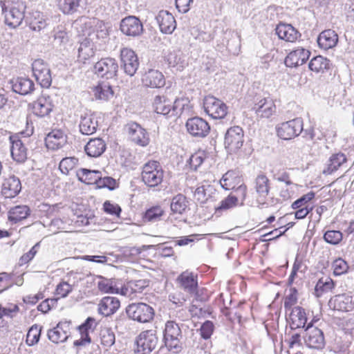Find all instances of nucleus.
I'll return each instance as SVG.
<instances>
[{
  "instance_id": "19",
  "label": "nucleus",
  "mask_w": 354,
  "mask_h": 354,
  "mask_svg": "<svg viewBox=\"0 0 354 354\" xmlns=\"http://www.w3.org/2000/svg\"><path fill=\"white\" fill-rule=\"evenodd\" d=\"M270 183L269 178L264 174H259L254 179V188L257 194V201L259 203H265L270 189Z\"/></svg>"
},
{
  "instance_id": "46",
  "label": "nucleus",
  "mask_w": 354,
  "mask_h": 354,
  "mask_svg": "<svg viewBox=\"0 0 354 354\" xmlns=\"http://www.w3.org/2000/svg\"><path fill=\"white\" fill-rule=\"evenodd\" d=\"M334 288L333 281L329 278L320 279L315 288V291L317 297H320L323 293L330 291Z\"/></svg>"
},
{
  "instance_id": "47",
  "label": "nucleus",
  "mask_w": 354,
  "mask_h": 354,
  "mask_svg": "<svg viewBox=\"0 0 354 354\" xmlns=\"http://www.w3.org/2000/svg\"><path fill=\"white\" fill-rule=\"evenodd\" d=\"M215 189L210 185L201 186L196 188L194 196L198 201L201 203H205L211 196L212 194L215 192Z\"/></svg>"
},
{
  "instance_id": "12",
  "label": "nucleus",
  "mask_w": 354,
  "mask_h": 354,
  "mask_svg": "<svg viewBox=\"0 0 354 354\" xmlns=\"http://www.w3.org/2000/svg\"><path fill=\"white\" fill-rule=\"evenodd\" d=\"M121 66L123 68L124 73L132 77L136 73L139 61L136 53L128 48H124L120 51Z\"/></svg>"
},
{
  "instance_id": "10",
  "label": "nucleus",
  "mask_w": 354,
  "mask_h": 354,
  "mask_svg": "<svg viewBox=\"0 0 354 354\" xmlns=\"http://www.w3.org/2000/svg\"><path fill=\"white\" fill-rule=\"evenodd\" d=\"M185 126L187 132L194 138H205L210 131V126L208 122L200 117H194L188 119Z\"/></svg>"
},
{
  "instance_id": "45",
  "label": "nucleus",
  "mask_w": 354,
  "mask_h": 354,
  "mask_svg": "<svg viewBox=\"0 0 354 354\" xmlns=\"http://www.w3.org/2000/svg\"><path fill=\"white\" fill-rule=\"evenodd\" d=\"M330 61L323 56L319 55L313 57L309 64L308 67L310 70L316 73H319L327 69L329 66Z\"/></svg>"
},
{
  "instance_id": "25",
  "label": "nucleus",
  "mask_w": 354,
  "mask_h": 354,
  "mask_svg": "<svg viewBox=\"0 0 354 354\" xmlns=\"http://www.w3.org/2000/svg\"><path fill=\"white\" fill-rule=\"evenodd\" d=\"M12 144L10 152L12 159L19 162L23 163L27 159V149L25 142L15 136L10 138Z\"/></svg>"
},
{
  "instance_id": "22",
  "label": "nucleus",
  "mask_w": 354,
  "mask_h": 354,
  "mask_svg": "<svg viewBox=\"0 0 354 354\" xmlns=\"http://www.w3.org/2000/svg\"><path fill=\"white\" fill-rule=\"evenodd\" d=\"M54 105L48 95H43L32 104V112L38 117L48 115L53 111Z\"/></svg>"
},
{
  "instance_id": "38",
  "label": "nucleus",
  "mask_w": 354,
  "mask_h": 354,
  "mask_svg": "<svg viewBox=\"0 0 354 354\" xmlns=\"http://www.w3.org/2000/svg\"><path fill=\"white\" fill-rule=\"evenodd\" d=\"M346 157L343 153L333 154L330 157L327 167L324 170L323 173L327 175L331 174L343 166L346 162Z\"/></svg>"
},
{
  "instance_id": "2",
  "label": "nucleus",
  "mask_w": 354,
  "mask_h": 354,
  "mask_svg": "<svg viewBox=\"0 0 354 354\" xmlns=\"http://www.w3.org/2000/svg\"><path fill=\"white\" fill-rule=\"evenodd\" d=\"M0 4L6 24L13 28L18 27L24 19L26 8L24 3L21 1L12 3L8 9L5 2L1 1Z\"/></svg>"
},
{
  "instance_id": "43",
  "label": "nucleus",
  "mask_w": 354,
  "mask_h": 354,
  "mask_svg": "<svg viewBox=\"0 0 354 354\" xmlns=\"http://www.w3.org/2000/svg\"><path fill=\"white\" fill-rule=\"evenodd\" d=\"M94 323L95 319L93 318L88 317L85 322L79 327L82 337L80 340H77L74 342L75 345H84L85 343H89L91 342L88 330L92 328Z\"/></svg>"
},
{
  "instance_id": "42",
  "label": "nucleus",
  "mask_w": 354,
  "mask_h": 354,
  "mask_svg": "<svg viewBox=\"0 0 354 354\" xmlns=\"http://www.w3.org/2000/svg\"><path fill=\"white\" fill-rule=\"evenodd\" d=\"M95 51L93 50V44L87 38H84L80 44L78 48V57L79 58L86 60L90 57L94 56Z\"/></svg>"
},
{
  "instance_id": "9",
  "label": "nucleus",
  "mask_w": 354,
  "mask_h": 354,
  "mask_svg": "<svg viewBox=\"0 0 354 354\" xmlns=\"http://www.w3.org/2000/svg\"><path fill=\"white\" fill-rule=\"evenodd\" d=\"M118 64L114 58L106 57L100 59L94 65V72L97 76L106 79L116 77Z\"/></svg>"
},
{
  "instance_id": "60",
  "label": "nucleus",
  "mask_w": 354,
  "mask_h": 354,
  "mask_svg": "<svg viewBox=\"0 0 354 354\" xmlns=\"http://www.w3.org/2000/svg\"><path fill=\"white\" fill-rule=\"evenodd\" d=\"M116 187V180L112 177L104 176L102 177L101 174V178L97 182V187L98 188H108L110 190H113Z\"/></svg>"
},
{
  "instance_id": "7",
  "label": "nucleus",
  "mask_w": 354,
  "mask_h": 354,
  "mask_svg": "<svg viewBox=\"0 0 354 354\" xmlns=\"http://www.w3.org/2000/svg\"><path fill=\"white\" fill-rule=\"evenodd\" d=\"M205 111L212 118H223L227 113L226 104L214 96H206L203 100Z\"/></svg>"
},
{
  "instance_id": "18",
  "label": "nucleus",
  "mask_w": 354,
  "mask_h": 354,
  "mask_svg": "<svg viewBox=\"0 0 354 354\" xmlns=\"http://www.w3.org/2000/svg\"><path fill=\"white\" fill-rule=\"evenodd\" d=\"M179 287L189 294H194L198 288V276L192 272L186 270L182 272L176 279Z\"/></svg>"
},
{
  "instance_id": "30",
  "label": "nucleus",
  "mask_w": 354,
  "mask_h": 354,
  "mask_svg": "<svg viewBox=\"0 0 354 354\" xmlns=\"http://www.w3.org/2000/svg\"><path fill=\"white\" fill-rule=\"evenodd\" d=\"M69 324L59 322L57 326L48 332V339L56 344L65 342L69 336Z\"/></svg>"
},
{
  "instance_id": "20",
  "label": "nucleus",
  "mask_w": 354,
  "mask_h": 354,
  "mask_svg": "<svg viewBox=\"0 0 354 354\" xmlns=\"http://www.w3.org/2000/svg\"><path fill=\"white\" fill-rule=\"evenodd\" d=\"M275 32L279 39L287 42H295L301 36L299 30L291 24L281 22L277 26Z\"/></svg>"
},
{
  "instance_id": "28",
  "label": "nucleus",
  "mask_w": 354,
  "mask_h": 354,
  "mask_svg": "<svg viewBox=\"0 0 354 354\" xmlns=\"http://www.w3.org/2000/svg\"><path fill=\"white\" fill-rule=\"evenodd\" d=\"M119 299L113 297H103L98 304V312L100 314L108 317L114 314L120 308Z\"/></svg>"
},
{
  "instance_id": "4",
  "label": "nucleus",
  "mask_w": 354,
  "mask_h": 354,
  "mask_svg": "<svg viewBox=\"0 0 354 354\" xmlns=\"http://www.w3.org/2000/svg\"><path fill=\"white\" fill-rule=\"evenodd\" d=\"M163 174V170L158 162L149 161L143 166L142 180L148 187H156L162 181Z\"/></svg>"
},
{
  "instance_id": "24",
  "label": "nucleus",
  "mask_w": 354,
  "mask_h": 354,
  "mask_svg": "<svg viewBox=\"0 0 354 354\" xmlns=\"http://www.w3.org/2000/svg\"><path fill=\"white\" fill-rule=\"evenodd\" d=\"M310 53L304 48H299L292 50L285 59V64L288 67H297L304 64L309 58Z\"/></svg>"
},
{
  "instance_id": "41",
  "label": "nucleus",
  "mask_w": 354,
  "mask_h": 354,
  "mask_svg": "<svg viewBox=\"0 0 354 354\" xmlns=\"http://www.w3.org/2000/svg\"><path fill=\"white\" fill-rule=\"evenodd\" d=\"M94 95L97 100L108 101L113 97V91L109 83H100L93 89Z\"/></svg>"
},
{
  "instance_id": "40",
  "label": "nucleus",
  "mask_w": 354,
  "mask_h": 354,
  "mask_svg": "<svg viewBox=\"0 0 354 354\" xmlns=\"http://www.w3.org/2000/svg\"><path fill=\"white\" fill-rule=\"evenodd\" d=\"M188 203L186 196L178 194L172 198L170 208L174 214H183L187 209Z\"/></svg>"
},
{
  "instance_id": "54",
  "label": "nucleus",
  "mask_w": 354,
  "mask_h": 354,
  "mask_svg": "<svg viewBox=\"0 0 354 354\" xmlns=\"http://www.w3.org/2000/svg\"><path fill=\"white\" fill-rule=\"evenodd\" d=\"M77 159L74 157H66L63 158L59 165L61 172L64 174H68L77 163Z\"/></svg>"
},
{
  "instance_id": "52",
  "label": "nucleus",
  "mask_w": 354,
  "mask_h": 354,
  "mask_svg": "<svg viewBox=\"0 0 354 354\" xmlns=\"http://www.w3.org/2000/svg\"><path fill=\"white\" fill-rule=\"evenodd\" d=\"M332 268L333 269V274L335 276L346 274L349 269L348 263L342 258H337L334 260L332 263Z\"/></svg>"
},
{
  "instance_id": "21",
  "label": "nucleus",
  "mask_w": 354,
  "mask_h": 354,
  "mask_svg": "<svg viewBox=\"0 0 354 354\" xmlns=\"http://www.w3.org/2000/svg\"><path fill=\"white\" fill-rule=\"evenodd\" d=\"M21 190V183L19 178L14 175L4 179L1 186V194L8 198L17 196Z\"/></svg>"
},
{
  "instance_id": "6",
  "label": "nucleus",
  "mask_w": 354,
  "mask_h": 354,
  "mask_svg": "<svg viewBox=\"0 0 354 354\" xmlns=\"http://www.w3.org/2000/svg\"><path fill=\"white\" fill-rule=\"evenodd\" d=\"M158 341L156 330L143 331L136 339L137 348L135 351L138 354H148L156 347Z\"/></svg>"
},
{
  "instance_id": "64",
  "label": "nucleus",
  "mask_w": 354,
  "mask_h": 354,
  "mask_svg": "<svg viewBox=\"0 0 354 354\" xmlns=\"http://www.w3.org/2000/svg\"><path fill=\"white\" fill-rule=\"evenodd\" d=\"M204 160V155L203 153H196L193 154L189 159L190 167L196 170L201 165Z\"/></svg>"
},
{
  "instance_id": "17",
  "label": "nucleus",
  "mask_w": 354,
  "mask_h": 354,
  "mask_svg": "<svg viewBox=\"0 0 354 354\" xmlns=\"http://www.w3.org/2000/svg\"><path fill=\"white\" fill-rule=\"evenodd\" d=\"M68 136L62 129H53L45 138L46 146L48 149L57 150L67 143Z\"/></svg>"
},
{
  "instance_id": "53",
  "label": "nucleus",
  "mask_w": 354,
  "mask_h": 354,
  "mask_svg": "<svg viewBox=\"0 0 354 354\" xmlns=\"http://www.w3.org/2000/svg\"><path fill=\"white\" fill-rule=\"evenodd\" d=\"M343 239L342 233L339 230H328L324 234V239L331 245H338Z\"/></svg>"
},
{
  "instance_id": "29",
  "label": "nucleus",
  "mask_w": 354,
  "mask_h": 354,
  "mask_svg": "<svg viewBox=\"0 0 354 354\" xmlns=\"http://www.w3.org/2000/svg\"><path fill=\"white\" fill-rule=\"evenodd\" d=\"M98 122L95 115L93 113H85L80 117V131L86 136H90L96 132Z\"/></svg>"
},
{
  "instance_id": "55",
  "label": "nucleus",
  "mask_w": 354,
  "mask_h": 354,
  "mask_svg": "<svg viewBox=\"0 0 354 354\" xmlns=\"http://www.w3.org/2000/svg\"><path fill=\"white\" fill-rule=\"evenodd\" d=\"M101 280L97 283L98 289L104 293H118V289L115 288L113 284V281L111 279H108L100 277Z\"/></svg>"
},
{
  "instance_id": "39",
  "label": "nucleus",
  "mask_w": 354,
  "mask_h": 354,
  "mask_svg": "<svg viewBox=\"0 0 354 354\" xmlns=\"http://www.w3.org/2000/svg\"><path fill=\"white\" fill-rule=\"evenodd\" d=\"M49 24V19L43 13L35 11L32 13L30 28L34 31H40Z\"/></svg>"
},
{
  "instance_id": "36",
  "label": "nucleus",
  "mask_w": 354,
  "mask_h": 354,
  "mask_svg": "<svg viewBox=\"0 0 354 354\" xmlns=\"http://www.w3.org/2000/svg\"><path fill=\"white\" fill-rule=\"evenodd\" d=\"M77 176L79 180L84 183L97 185L100 178H101V171L82 168L77 171Z\"/></svg>"
},
{
  "instance_id": "44",
  "label": "nucleus",
  "mask_w": 354,
  "mask_h": 354,
  "mask_svg": "<svg viewBox=\"0 0 354 354\" xmlns=\"http://www.w3.org/2000/svg\"><path fill=\"white\" fill-rule=\"evenodd\" d=\"M239 180V178L234 171H227L220 180L221 186L225 190L234 189L236 182Z\"/></svg>"
},
{
  "instance_id": "23",
  "label": "nucleus",
  "mask_w": 354,
  "mask_h": 354,
  "mask_svg": "<svg viewBox=\"0 0 354 354\" xmlns=\"http://www.w3.org/2000/svg\"><path fill=\"white\" fill-rule=\"evenodd\" d=\"M354 297L348 294L337 295L328 302L330 307L339 311H349L353 308Z\"/></svg>"
},
{
  "instance_id": "56",
  "label": "nucleus",
  "mask_w": 354,
  "mask_h": 354,
  "mask_svg": "<svg viewBox=\"0 0 354 354\" xmlns=\"http://www.w3.org/2000/svg\"><path fill=\"white\" fill-rule=\"evenodd\" d=\"M238 203V196L229 195L226 198L221 202L218 207L216 208V212L229 209L236 205Z\"/></svg>"
},
{
  "instance_id": "1",
  "label": "nucleus",
  "mask_w": 354,
  "mask_h": 354,
  "mask_svg": "<svg viewBox=\"0 0 354 354\" xmlns=\"http://www.w3.org/2000/svg\"><path fill=\"white\" fill-rule=\"evenodd\" d=\"M182 337V331L179 325L173 320L167 321L163 331L165 346L175 353H180L183 348L180 341Z\"/></svg>"
},
{
  "instance_id": "13",
  "label": "nucleus",
  "mask_w": 354,
  "mask_h": 354,
  "mask_svg": "<svg viewBox=\"0 0 354 354\" xmlns=\"http://www.w3.org/2000/svg\"><path fill=\"white\" fill-rule=\"evenodd\" d=\"M125 129L131 140L135 144L146 147L149 143V136L146 130L136 122L128 123Z\"/></svg>"
},
{
  "instance_id": "32",
  "label": "nucleus",
  "mask_w": 354,
  "mask_h": 354,
  "mask_svg": "<svg viewBox=\"0 0 354 354\" xmlns=\"http://www.w3.org/2000/svg\"><path fill=\"white\" fill-rule=\"evenodd\" d=\"M338 42V35L335 30L328 29L322 31L317 38L319 46L324 50L334 48Z\"/></svg>"
},
{
  "instance_id": "14",
  "label": "nucleus",
  "mask_w": 354,
  "mask_h": 354,
  "mask_svg": "<svg viewBox=\"0 0 354 354\" xmlns=\"http://www.w3.org/2000/svg\"><path fill=\"white\" fill-rule=\"evenodd\" d=\"M306 331L305 342L309 348L319 350L324 347V333L319 328L308 324L306 328Z\"/></svg>"
},
{
  "instance_id": "57",
  "label": "nucleus",
  "mask_w": 354,
  "mask_h": 354,
  "mask_svg": "<svg viewBox=\"0 0 354 354\" xmlns=\"http://www.w3.org/2000/svg\"><path fill=\"white\" fill-rule=\"evenodd\" d=\"M314 197L315 193L313 192H309L308 193L303 195L301 197L296 200L292 204V208L297 209V208L308 206V203Z\"/></svg>"
},
{
  "instance_id": "3",
  "label": "nucleus",
  "mask_w": 354,
  "mask_h": 354,
  "mask_svg": "<svg viewBox=\"0 0 354 354\" xmlns=\"http://www.w3.org/2000/svg\"><path fill=\"white\" fill-rule=\"evenodd\" d=\"M128 317L140 323H148L153 320L155 311L149 305L145 303H133L126 308Z\"/></svg>"
},
{
  "instance_id": "59",
  "label": "nucleus",
  "mask_w": 354,
  "mask_h": 354,
  "mask_svg": "<svg viewBox=\"0 0 354 354\" xmlns=\"http://www.w3.org/2000/svg\"><path fill=\"white\" fill-rule=\"evenodd\" d=\"M103 209L106 213L117 217L120 216L122 212L121 207L118 204L113 203L109 201H106L104 203Z\"/></svg>"
},
{
  "instance_id": "58",
  "label": "nucleus",
  "mask_w": 354,
  "mask_h": 354,
  "mask_svg": "<svg viewBox=\"0 0 354 354\" xmlns=\"http://www.w3.org/2000/svg\"><path fill=\"white\" fill-rule=\"evenodd\" d=\"M149 281L146 279L131 280L129 282V287L133 292H142L149 286Z\"/></svg>"
},
{
  "instance_id": "37",
  "label": "nucleus",
  "mask_w": 354,
  "mask_h": 354,
  "mask_svg": "<svg viewBox=\"0 0 354 354\" xmlns=\"http://www.w3.org/2000/svg\"><path fill=\"white\" fill-rule=\"evenodd\" d=\"M30 208L26 205H17L8 211V220L12 223H17L28 217Z\"/></svg>"
},
{
  "instance_id": "11",
  "label": "nucleus",
  "mask_w": 354,
  "mask_h": 354,
  "mask_svg": "<svg viewBox=\"0 0 354 354\" xmlns=\"http://www.w3.org/2000/svg\"><path fill=\"white\" fill-rule=\"evenodd\" d=\"M32 70L37 82L41 87L48 88L51 85L50 71L42 59L35 60L32 64Z\"/></svg>"
},
{
  "instance_id": "15",
  "label": "nucleus",
  "mask_w": 354,
  "mask_h": 354,
  "mask_svg": "<svg viewBox=\"0 0 354 354\" xmlns=\"http://www.w3.org/2000/svg\"><path fill=\"white\" fill-rule=\"evenodd\" d=\"M120 30L127 36L137 37L142 34L143 25L138 17L129 16L121 21Z\"/></svg>"
},
{
  "instance_id": "5",
  "label": "nucleus",
  "mask_w": 354,
  "mask_h": 354,
  "mask_svg": "<svg viewBox=\"0 0 354 354\" xmlns=\"http://www.w3.org/2000/svg\"><path fill=\"white\" fill-rule=\"evenodd\" d=\"M303 120L300 118L282 122L276 127L277 136L283 140L297 137L303 131Z\"/></svg>"
},
{
  "instance_id": "48",
  "label": "nucleus",
  "mask_w": 354,
  "mask_h": 354,
  "mask_svg": "<svg viewBox=\"0 0 354 354\" xmlns=\"http://www.w3.org/2000/svg\"><path fill=\"white\" fill-rule=\"evenodd\" d=\"M80 0H58V6L64 14H72L77 11Z\"/></svg>"
},
{
  "instance_id": "8",
  "label": "nucleus",
  "mask_w": 354,
  "mask_h": 354,
  "mask_svg": "<svg viewBox=\"0 0 354 354\" xmlns=\"http://www.w3.org/2000/svg\"><path fill=\"white\" fill-rule=\"evenodd\" d=\"M243 131L241 127L234 126L227 129L225 135L224 145L230 153L237 151L243 144Z\"/></svg>"
},
{
  "instance_id": "63",
  "label": "nucleus",
  "mask_w": 354,
  "mask_h": 354,
  "mask_svg": "<svg viewBox=\"0 0 354 354\" xmlns=\"http://www.w3.org/2000/svg\"><path fill=\"white\" fill-rule=\"evenodd\" d=\"M200 331H201V335L203 339H209L211 337V335H212V333L214 331V324H213L212 322H211V321L205 322L202 324V326L200 328Z\"/></svg>"
},
{
  "instance_id": "27",
  "label": "nucleus",
  "mask_w": 354,
  "mask_h": 354,
  "mask_svg": "<svg viewBox=\"0 0 354 354\" xmlns=\"http://www.w3.org/2000/svg\"><path fill=\"white\" fill-rule=\"evenodd\" d=\"M142 82L145 86L160 88L165 84L162 73L158 70L150 69L142 77Z\"/></svg>"
},
{
  "instance_id": "61",
  "label": "nucleus",
  "mask_w": 354,
  "mask_h": 354,
  "mask_svg": "<svg viewBox=\"0 0 354 354\" xmlns=\"http://www.w3.org/2000/svg\"><path fill=\"white\" fill-rule=\"evenodd\" d=\"M185 102L184 99H176L174 102L171 100V117L182 113Z\"/></svg>"
},
{
  "instance_id": "26",
  "label": "nucleus",
  "mask_w": 354,
  "mask_h": 354,
  "mask_svg": "<svg viewBox=\"0 0 354 354\" xmlns=\"http://www.w3.org/2000/svg\"><path fill=\"white\" fill-rule=\"evenodd\" d=\"M156 19L162 33L171 34L176 28V20L173 15L168 11H160Z\"/></svg>"
},
{
  "instance_id": "33",
  "label": "nucleus",
  "mask_w": 354,
  "mask_h": 354,
  "mask_svg": "<svg viewBox=\"0 0 354 354\" xmlns=\"http://www.w3.org/2000/svg\"><path fill=\"white\" fill-rule=\"evenodd\" d=\"M106 148L105 142L102 138H96L90 139L84 150L88 156L96 158L100 156L105 151Z\"/></svg>"
},
{
  "instance_id": "50",
  "label": "nucleus",
  "mask_w": 354,
  "mask_h": 354,
  "mask_svg": "<svg viewBox=\"0 0 354 354\" xmlns=\"http://www.w3.org/2000/svg\"><path fill=\"white\" fill-rule=\"evenodd\" d=\"M163 214L164 211L160 206H154L146 211L144 219L148 222H156L160 220Z\"/></svg>"
},
{
  "instance_id": "51",
  "label": "nucleus",
  "mask_w": 354,
  "mask_h": 354,
  "mask_svg": "<svg viewBox=\"0 0 354 354\" xmlns=\"http://www.w3.org/2000/svg\"><path fill=\"white\" fill-rule=\"evenodd\" d=\"M41 327L37 325H33L29 329L26 335V343L29 346H33L37 344L40 337Z\"/></svg>"
},
{
  "instance_id": "35",
  "label": "nucleus",
  "mask_w": 354,
  "mask_h": 354,
  "mask_svg": "<svg viewBox=\"0 0 354 354\" xmlns=\"http://www.w3.org/2000/svg\"><path fill=\"white\" fill-rule=\"evenodd\" d=\"M153 107L158 114L171 117V100L166 95H156L153 100Z\"/></svg>"
},
{
  "instance_id": "34",
  "label": "nucleus",
  "mask_w": 354,
  "mask_h": 354,
  "mask_svg": "<svg viewBox=\"0 0 354 354\" xmlns=\"http://www.w3.org/2000/svg\"><path fill=\"white\" fill-rule=\"evenodd\" d=\"M290 319L292 329L304 328L308 319L305 310L301 306H295L292 309Z\"/></svg>"
},
{
  "instance_id": "16",
  "label": "nucleus",
  "mask_w": 354,
  "mask_h": 354,
  "mask_svg": "<svg viewBox=\"0 0 354 354\" xmlns=\"http://www.w3.org/2000/svg\"><path fill=\"white\" fill-rule=\"evenodd\" d=\"M252 110L261 118H269L276 112L274 101L270 97L257 99Z\"/></svg>"
},
{
  "instance_id": "31",
  "label": "nucleus",
  "mask_w": 354,
  "mask_h": 354,
  "mask_svg": "<svg viewBox=\"0 0 354 354\" xmlns=\"http://www.w3.org/2000/svg\"><path fill=\"white\" fill-rule=\"evenodd\" d=\"M12 91L20 95H26L35 90L34 82L27 77H17L10 81Z\"/></svg>"
},
{
  "instance_id": "62",
  "label": "nucleus",
  "mask_w": 354,
  "mask_h": 354,
  "mask_svg": "<svg viewBox=\"0 0 354 354\" xmlns=\"http://www.w3.org/2000/svg\"><path fill=\"white\" fill-rule=\"evenodd\" d=\"M297 290L295 288H291L289 290V294L286 297L284 301V307L286 309H290L297 301Z\"/></svg>"
},
{
  "instance_id": "49",
  "label": "nucleus",
  "mask_w": 354,
  "mask_h": 354,
  "mask_svg": "<svg viewBox=\"0 0 354 354\" xmlns=\"http://www.w3.org/2000/svg\"><path fill=\"white\" fill-rule=\"evenodd\" d=\"M101 343L106 347H111L115 344V333L111 328H104L100 331Z\"/></svg>"
}]
</instances>
